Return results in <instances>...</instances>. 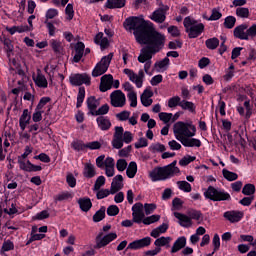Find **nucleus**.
<instances>
[{"label":"nucleus","mask_w":256,"mask_h":256,"mask_svg":"<svg viewBox=\"0 0 256 256\" xmlns=\"http://www.w3.org/2000/svg\"><path fill=\"white\" fill-rule=\"evenodd\" d=\"M159 119L160 121H163L167 125L171 119H173V114L172 113H166V112H161L159 113Z\"/></svg>","instance_id":"nucleus-63"},{"label":"nucleus","mask_w":256,"mask_h":256,"mask_svg":"<svg viewBox=\"0 0 256 256\" xmlns=\"http://www.w3.org/2000/svg\"><path fill=\"white\" fill-rule=\"evenodd\" d=\"M244 107L246 109L245 119H251V116L253 115V107H251V100L247 99L244 102Z\"/></svg>","instance_id":"nucleus-54"},{"label":"nucleus","mask_w":256,"mask_h":256,"mask_svg":"<svg viewBox=\"0 0 256 256\" xmlns=\"http://www.w3.org/2000/svg\"><path fill=\"white\" fill-rule=\"evenodd\" d=\"M110 101L112 107H125L127 98L125 97V93H123V91L115 90L110 94Z\"/></svg>","instance_id":"nucleus-10"},{"label":"nucleus","mask_w":256,"mask_h":256,"mask_svg":"<svg viewBox=\"0 0 256 256\" xmlns=\"http://www.w3.org/2000/svg\"><path fill=\"white\" fill-rule=\"evenodd\" d=\"M151 241L153 240L149 236L142 239L134 240L133 242L128 244L126 251H129V249H131L132 251H137L139 249L149 247V245H151Z\"/></svg>","instance_id":"nucleus-12"},{"label":"nucleus","mask_w":256,"mask_h":256,"mask_svg":"<svg viewBox=\"0 0 256 256\" xmlns=\"http://www.w3.org/2000/svg\"><path fill=\"white\" fill-rule=\"evenodd\" d=\"M204 197L214 202L231 201V194H229V192L225 191V189H219L213 186L207 188L204 192Z\"/></svg>","instance_id":"nucleus-4"},{"label":"nucleus","mask_w":256,"mask_h":256,"mask_svg":"<svg viewBox=\"0 0 256 256\" xmlns=\"http://www.w3.org/2000/svg\"><path fill=\"white\" fill-rule=\"evenodd\" d=\"M222 175L226 181H237V179H239V175L237 173L229 171L225 168L222 170Z\"/></svg>","instance_id":"nucleus-38"},{"label":"nucleus","mask_w":256,"mask_h":256,"mask_svg":"<svg viewBox=\"0 0 256 256\" xmlns=\"http://www.w3.org/2000/svg\"><path fill=\"white\" fill-rule=\"evenodd\" d=\"M109 113V104H104L96 112L92 113L93 117H103V115H107Z\"/></svg>","instance_id":"nucleus-41"},{"label":"nucleus","mask_w":256,"mask_h":256,"mask_svg":"<svg viewBox=\"0 0 256 256\" xmlns=\"http://www.w3.org/2000/svg\"><path fill=\"white\" fill-rule=\"evenodd\" d=\"M77 203L84 213H88V211H91V207H93V202H91L89 197H82L78 199Z\"/></svg>","instance_id":"nucleus-22"},{"label":"nucleus","mask_w":256,"mask_h":256,"mask_svg":"<svg viewBox=\"0 0 256 256\" xmlns=\"http://www.w3.org/2000/svg\"><path fill=\"white\" fill-rule=\"evenodd\" d=\"M128 100L130 101V107H137V92L132 91L127 94Z\"/></svg>","instance_id":"nucleus-59"},{"label":"nucleus","mask_w":256,"mask_h":256,"mask_svg":"<svg viewBox=\"0 0 256 256\" xmlns=\"http://www.w3.org/2000/svg\"><path fill=\"white\" fill-rule=\"evenodd\" d=\"M168 170L165 166H156L150 173L149 178L153 183H157V181H167V179H171Z\"/></svg>","instance_id":"nucleus-8"},{"label":"nucleus","mask_w":256,"mask_h":256,"mask_svg":"<svg viewBox=\"0 0 256 256\" xmlns=\"http://www.w3.org/2000/svg\"><path fill=\"white\" fill-rule=\"evenodd\" d=\"M83 101H85V87L81 86L77 94L76 109L83 107Z\"/></svg>","instance_id":"nucleus-34"},{"label":"nucleus","mask_w":256,"mask_h":256,"mask_svg":"<svg viewBox=\"0 0 256 256\" xmlns=\"http://www.w3.org/2000/svg\"><path fill=\"white\" fill-rule=\"evenodd\" d=\"M35 84L37 87H40V89H47L49 82H47V78L45 75L41 73V70H38L36 79H34Z\"/></svg>","instance_id":"nucleus-25"},{"label":"nucleus","mask_w":256,"mask_h":256,"mask_svg":"<svg viewBox=\"0 0 256 256\" xmlns=\"http://www.w3.org/2000/svg\"><path fill=\"white\" fill-rule=\"evenodd\" d=\"M244 215L245 214L243 213V211L230 210V211L224 212L223 217L230 223H239V221L243 219Z\"/></svg>","instance_id":"nucleus-13"},{"label":"nucleus","mask_w":256,"mask_h":256,"mask_svg":"<svg viewBox=\"0 0 256 256\" xmlns=\"http://www.w3.org/2000/svg\"><path fill=\"white\" fill-rule=\"evenodd\" d=\"M221 17H223V14L221 13V11H219V8H213L212 14L210 15V17L207 20L208 21H219V19H221Z\"/></svg>","instance_id":"nucleus-50"},{"label":"nucleus","mask_w":256,"mask_h":256,"mask_svg":"<svg viewBox=\"0 0 256 256\" xmlns=\"http://www.w3.org/2000/svg\"><path fill=\"white\" fill-rule=\"evenodd\" d=\"M96 123L100 131H109L111 129V120L105 116H99L96 118Z\"/></svg>","instance_id":"nucleus-20"},{"label":"nucleus","mask_w":256,"mask_h":256,"mask_svg":"<svg viewBox=\"0 0 256 256\" xmlns=\"http://www.w3.org/2000/svg\"><path fill=\"white\" fill-rule=\"evenodd\" d=\"M183 25L188 39H197V37H201V34L205 32V24L199 23L191 16L184 18Z\"/></svg>","instance_id":"nucleus-2"},{"label":"nucleus","mask_w":256,"mask_h":256,"mask_svg":"<svg viewBox=\"0 0 256 256\" xmlns=\"http://www.w3.org/2000/svg\"><path fill=\"white\" fill-rule=\"evenodd\" d=\"M188 217L190 219H194V221H199L201 217H203V213H201L199 210L192 209L188 211Z\"/></svg>","instance_id":"nucleus-53"},{"label":"nucleus","mask_w":256,"mask_h":256,"mask_svg":"<svg viewBox=\"0 0 256 256\" xmlns=\"http://www.w3.org/2000/svg\"><path fill=\"white\" fill-rule=\"evenodd\" d=\"M166 171L170 174L171 177L177 175V173H181L179 167H177V160H174L172 163L164 166Z\"/></svg>","instance_id":"nucleus-32"},{"label":"nucleus","mask_w":256,"mask_h":256,"mask_svg":"<svg viewBox=\"0 0 256 256\" xmlns=\"http://www.w3.org/2000/svg\"><path fill=\"white\" fill-rule=\"evenodd\" d=\"M183 201L179 197L172 200V211H181L183 209Z\"/></svg>","instance_id":"nucleus-49"},{"label":"nucleus","mask_w":256,"mask_h":256,"mask_svg":"<svg viewBox=\"0 0 256 256\" xmlns=\"http://www.w3.org/2000/svg\"><path fill=\"white\" fill-rule=\"evenodd\" d=\"M249 25L247 24H241L239 26H236L233 30V35L235 39H240V41H248L247 38V28Z\"/></svg>","instance_id":"nucleus-14"},{"label":"nucleus","mask_w":256,"mask_h":256,"mask_svg":"<svg viewBox=\"0 0 256 256\" xmlns=\"http://www.w3.org/2000/svg\"><path fill=\"white\" fill-rule=\"evenodd\" d=\"M174 135H184V137H195L197 133V127L193 125V122L178 121L174 124Z\"/></svg>","instance_id":"nucleus-5"},{"label":"nucleus","mask_w":256,"mask_h":256,"mask_svg":"<svg viewBox=\"0 0 256 256\" xmlns=\"http://www.w3.org/2000/svg\"><path fill=\"white\" fill-rule=\"evenodd\" d=\"M105 211V206H102L98 211L95 212L92 218L94 223H100V221H103V219H105Z\"/></svg>","instance_id":"nucleus-36"},{"label":"nucleus","mask_w":256,"mask_h":256,"mask_svg":"<svg viewBox=\"0 0 256 256\" xmlns=\"http://www.w3.org/2000/svg\"><path fill=\"white\" fill-rule=\"evenodd\" d=\"M65 14L67 15L66 19L68 21H72L73 17H75V10H73V4H67L65 8Z\"/></svg>","instance_id":"nucleus-52"},{"label":"nucleus","mask_w":256,"mask_h":256,"mask_svg":"<svg viewBox=\"0 0 256 256\" xmlns=\"http://www.w3.org/2000/svg\"><path fill=\"white\" fill-rule=\"evenodd\" d=\"M33 153V148L31 146H25L24 153L21 156H18V164L21 171L26 173H37L38 171H43V167L31 163L29 160L25 162L24 159H27L29 155Z\"/></svg>","instance_id":"nucleus-3"},{"label":"nucleus","mask_w":256,"mask_h":256,"mask_svg":"<svg viewBox=\"0 0 256 256\" xmlns=\"http://www.w3.org/2000/svg\"><path fill=\"white\" fill-rule=\"evenodd\" d=\"M97 175V171H95V165L91 163H85L83 169V177L85 179H93Z\"/></svg>","instance_id":"nucleus-24"},{"label":"nucleus","mask_w":256,"mask_h":256,"mask_svg":"<svg viewBox=\"0 0 256 256\" xmlns=\"http://www.w3.org/2000/svg\"><path fill=\"white\" fill-rule=\"evenodd\" d=\"M15 249V244L11 240H6L3 242L1 251L2 253L8 252V251H13Z\"/></svg>","instance_id":"nucleus-51"},{"label":"nucleus","mask_w":256,"mask_h":256,"mask_svg":"<svg viewBox=\"0 0 256 256\" xmlns=\"http://www.w3.org/2000/svg\"><path fill=\"white\" fill-rule=\"evenodd\" d=\"M236 23H237V18H235V16H227L224 19L223 26L225 27V29H233Z\"/></svg>","instance_id":"nucleus-39"},{"label":"nucleus","mask_w":256,"mask_h":256,"mask_svg":"<svg viewBox=\"0 0 256 256\" xmlns=\"http://www.w3.org/2000/svg\"><path fill=\"white\" fill-rule=\"evenodd\" d=\"M106 213L109 217H116V215H119V206L117 205H110L107 210Z\"/></svg>","instance_id":"nucleus-56"},{"label":"nucleus","mask_w":256,"mask_h":256,"mask_svg":"<svg viewBox=\"0 0 256 256\" xmlns=\"http://www.w3.org/2000/svg\"><path fill=\"white\" fill-rule=\"evenodd\" d=\"M71 147L74 151H85L87 149V144L83 143L81 140H76L71 143Z\"/></svg>","instance_id":"nucleus-42"},{"label":"nucleus","mask_w":256,"mask_h":256,"mask_svg":"<svg viewBox=\"0 0 256 256\" xmlns=\"http://www.w3.org/2000/svg\"><path fill=\"white\" fill-rule=\"evenodd\" d=\"M169 243H171V237H160V238H157L154 242V245L155 247H169Z\"/></svg>","instance_id":"nucleus-37"},{"label":"nucleus","mask_w":256,"mask_h":256,"mask_svg":"<svg viewBox=\"0 0 256 256\" xmlns=\"http://www.w3.org/2000/svg\"><path fill=\"white\" fill-rule=\"evenodd\" d=\"M174 217L178 219L180 227L189 228L193 225L191 218L181 212H174Z\"/></svg>","instance_id":"nucleus-16"},{"label":"nucleus","mask_w":256,"mask_h":256,"mask_svg":"<svg viewBox=\"0 0 256 256\" xmlns=\"http://www.w3.org/2000/svg\"><path fill=\"white\" fill-rule=\"evenodd\" d=\"M116 169L120 173H123V171H125V169H127V160L118 159L117 162H116Z\"/></svg>","instance_id":"nucleus-61"},{"label":"nucleus","mask_w":256,"mask_h":256,"mask_svg":"<svg viewBox=\"0 0 256 256\" xmlns=\"http://www.w3.org/2000/svg\"><path fill=\"white\" fill-rule=\"evenodd\" d=\"M59 15V10L55 8H50L46 11L45 17L46 21H49V19H55Z\"/></svg>","instance_id":"nucleus-57"},{"label":"nucleus","mask_w":256,"mask_h":256,"mask_svg":"<svg viewBox=\"0 0 256 256\" xmlns=\"http://www.w3.org/2000/svg\"><path fill=\"white\" fill-rule=\"evenodd\" d=\"M123 189V175L118 174L116 175L111 183V195H115L118 191Z\"/></svg>","instance_id":"nucleus-19"},{"label":"nucleus","mask_w":256,"mask_h":256,"mask_svg":"<svg viewBox=\"0 0 256 256\" xmlns=\"http://www.w3.org/2000/svg\"><path fill=\"white\" fill-rule=\"evenodd\" d=\"M2 42L4 45V49L7 53V57L8 59H10L11 53H13V51L15 50V47L13 46V41H11V39L9 38H4L2 39Z\"/></svg>","instance_id":"nucleus-31"},{"label":"nucleus","mask_w":256,"mask_h":256,"mask_svg":"<svg viewBox=\"0 0 256 256\" xmlns=\"http://www.w3.org/2000/svg\"><path fill=\"white\" fill-rule=\"evenodd\" d=\"M157 209V204L155 203H145L144 204V211L146 215H151Z\"/></svg>","instance_id":"nucleus-64"},{"label":"nucleus","mask_w":256,"mask_h":256,"mask_svg":"<svg viewBox=\"0 0 256 256\" xmlns=\"http://www.w3.org/2000/svg\"><path fill=\"white\" fill-rule=\"evenodd\" d=\"M66 183L73 189L77 186V178L72 173H69L66 176Z\"/></svg>","instance_id":"nucleus-58"},{"label":"nucleus","mask_w":256,"mask_h":256,"mask_svg":"<svg viewBox=\"0 0 256 256\" xmlns=\"http://www.w3.org/2000/svg\"><path fill=\"white\" fill-rule=\"evenodd\" d=\"M95 242L96 244L94 245V249H103V247H107V245H109L107 239L103 236V232L98 233L95 238Z\"/></svg>","instance_id":"nucleus-26"},{"label":"nucleus","mask_w":256,"mask_h":256,"mask_svg":"<svg viewBox=\"0 0 256 256\" xmlns=\"http://www.w3.org/2000/svg\"><path fill=\"white\" fill-rule=\"evenodd\" d=\"M177 185L180 191H184V193H191L192 191V187L187 181H178Z\"/></svg>","instance_id":"nucleus-46"},{"label":"nucleus","mask_w":256,"mask_h":256,"mask_svg":"<svg viewBox=\"0 0 256 256\" xmlns=\"http://www.w3.org/2000/svg\"><path fill=\"white\" fill-rule=\"evenodd\" d=\"M108 69L105 68V66L99 64V62L96 64L94 69L92 70V77H101V75H105L107 73Z\"/></svg>","instance_id":"nucleus-33"},{"label":"nucleus","mask_w":256,"mask_h":256,"mask_svg":"<svg viewBox=\"0 0 256 256\" xmlns=\"http://www.w3.org/2000/svg\"><path fill=\"white\" fill-rule=\"evenodd\" d=\"M29 123H31V112H29V109H24L22 115L19 118V127L21 131H25Z\"/></svg>","instance_id":"nucleus-18"},{"label":"nucleus","mask_w":256,"mask_h":256,"mask_svg":"<svg viewBox=\"0 0 256 256\" xmlns=\"http://www.w3.org/2000/svg\"><path fill=\"white\" fill-rule=\"evenodd\" d=\"M132 217L133 223H137V225H140V223H143L144 225L153 224L149 216L145 217V212L143 211V203L141 202H137L132 206Z\"/></svg>","instance_id":"nucleus-6"},{"label":"nucleus","mask_w":256,"mask_h":256,"mask_svg":"<svg viewBox=\"0 0 256 256\" xmlns=\"http://www.w3.org/2000/svg\"><path fill=\"white\" fill-rule=\"evenodd\" d=\"M123 27L126 31H134L133 35L139 45H146L154 53H159L165 47L164 34L155 30L153 23L143 17L130 16L125 19Z\"/></svg>","instance_id":"nucleus-1"},{"label":"nucleus","mask_w":256,"mask_h":256,"mask_svg":"<svg viewBox=\"0 0 256 256\" xmlns=\"http://www.w3.org/2000/svg\"><path fill=\"white\" fill-rule=\"evenodd\" d=\"M55 201H67V199H73V194H71L70 192H62L60 194H58L57 196H55Z\"/></svg>","instance_id":"nucleus-55"},{"label":"nucleus","mask_w":256,"mask_h":256,"mask_svg":"<svg viewBox=\"0 0 256 256\" xmlns=\"http://www.w3.org/2000/svg\"><path fill=\"white\" fill-rule=\"evenodd\" d=\"M153 55H157V53L154 52L153 50H150V48H147V46H145L140 51V55L138 56V61L139 63H145L147 61H151V59H153Z\"/></svg>","instance_id":"nucleus-15"},{"label":"nucleus","mask_w":256,"mask_h":256,"mask_svg":"<svg viewBox=\"0 0 256 256\" xmlns=\"http://www.w3.org/2000/svg\"><path fill=\"white\" fill-rule=\"evenodd\" d=\"M123 73L125 75H128L129 80L132 81V83H135L138 89H141V87H143V79H145V72H143V70H139L137 75L133 70L125 68L123 70Z\"/></svg>","instance_id":"nucleus-9"},{"label":"nucleus","mask_w":256,"mask_h":256,"mask_svg":"<svg viewBox=\"0 0 256 256\" xmlns=\"http://www.w3.org/2000/svg\"><path fill=\"white\" fill-rule=\"evenodd\" d=\"M86 105L88 108V115H92L97 111V107H99V100L95 96H89L86 99Z\"/></svg>","instance_id":"nucleus-21"},{"label":"nucleus","mask_w":256,"mask_h":256,"mask_svg":"<svg viewBox=\"0 0 256 256\" xmlns=\"http://www.w3.org/2000/svg\"><path fill=\"white\" fill-rule=\"evenodd\" d=\"M236 15L241 19H249V15H250L249 8L238 7L236 9Z\"/></svg>","instance_id":"nucleus-43"},{"label":"nucleus","mask_w":256,"mask_h":256,"mask_svg":"<svg viewBox=\"0 0 256 256\" xmlns=\"http://www.w3.org/2000/svg\"><path fill=\"white\" fill-rule=\"evenodd\" d=\"M181 102H182L181 97L173 96L168 100V107L170 109H175V107H181Z\"/></svg>","instance_id":"nucleus-40"},{"label":"nucleus","mask_w":256,"mask_h":256,"mask_svg":"<svg viewBox=\"0 0 256 256\" xmlns=\"http://www.w3.org/2000/svg\"><path fill=\"white\" fill-rule=\"evenodd\" d=\"M127 0H107V9H123Z\"/></svg>","instance_id":"nucleus-27"},{"label":"nucleus","mask_w":256,"mask_h":256,"mask_svg":"<svg viewBox=\"0 0 256 256\" xmlns=\"http://www.w3.org/2000/svg\"><path fill=\"white\" fill-rule=\"evenodd\" d=\"M205 45L207 49H210V51H215V49L219 47V38L217 37L209 38L205 41Z\"/></svg>","instance_id":"nucleus-35"},{"label":"nucleus","mask_w":256,"mask_h":256,"mask_svg":"<svg viewBox=\"0 0 256 256\" xmlns=\"http://www.w3.org/2000/svg\"><path fill=\"white\" fill-rule=\"evenodd\" d=\"M242 194L250 197V195H255V186L251 183L244 185L242 189Z\"/></svg>","instance_id":"nucleus-44"},{"label":"nucleus","mask_w":256,"mask_h":256,"mask_svg":"<svg viewBox=\"0 0 256 256\" xmlns=\"http://www.w3.org/2000/svg\"><path fill=\"white\" fill-rule=\"evenodd\" d=\"M150 151L152 153H164V151H167V148L161 143H156L150 146Z\"/></svg>","instance_id":"nucleus-48"},{"label":"nucleus","mask_w":256,"mask_h":256,"mask_svg":"<svg viewBox=\"0 0 256 256\" xmlns=\"http://www.w3.org/2000/svg\"><path fill=\"white\" fill-rule=\"evenodd\" d=\"M75 55L73 57L74 63H79L81 59H83V55L85 53V43L83 42H77L74 46Z\"/></svg>","instance_id":"nucleus-17"},{"label":"nucleus","mask_w":256,"mask_h":256,"mask_svg":"<svg viewBox=\"0 0 256 256\" xmlns=\"http://www.w3.org/2000/svg\"><path fill=\"white\" fill-rule=\"evenodd\" d=\"M112 59H113V53H109L108 55L103 56L101 61L98 63L101 64L105 69L109 70V65H111Z\"/></svg>","instance_id":"nucleus-45"},{"label":"nucleus","mask_w":256,"mask_h":256,"mask_svg":"<svg viewBox=\"0 0 256 256\" xmlns=\"http://www.w3.org/2000/svg\"><path fill=\"white\" fill-rule=\"evenodd\" d=\"M177 141L184 147H201V140L193 137H187L184 134H174Z\"/></svg>","instance_id":"nucleus-11"},{"label":"nucleus","mask_w":256,"mask_h":256,"mask_svg":"<svg viewBox=\"0 0 256 256\" xmlns=\"http://www.w3.org/2000/svg\"><path fill=\"white\" fill-rule=\"evenodd\" d=\"M187 245V238L185 236H181L177 238V240L174 242L171 253H178V251H181V249H185V246Z\"/></svg>","instance_id":"nucleus-23"},{"label":"nucleus","mask_w":256,"mask_h":256,"mask_svg":"<svg viewBox=\"0 0 256 256\" xmlns=\"http://www.w3.org/2000/svg\"><path fill=\"white\" fill-rule=\"evenodd\" d=\"M126 175L129 179H134L137 175V162L131 161L126 169Z\"/></svg>","instance_id":"nucleus-30"},{"label":"nucleus","mask_w":256,"mask_h":256,"mask_svg":"<svg viewBox=\"0 0 256 256\" xmlns=\"http://www.w3.org/2000/svg\"><path fill=\"white\" fill-rule=\"evenodd\" d=\"M181 109L183 111H189V113H196L197 106H195V103L187 100H182L180 104Z\"/></svg>","instance_id":"nucleus-29"},{"label":"nucleus","mask_w":256,"mask_h":256,"mask_svg":"<svg viewBox=\"0 0 256 256\" xmlns=\"http://www.w3.org/2000/svg\"><path fill=\"white\" fill-rule=\"evenodd\" d=\"M247 38L249 39H255L256 37V24H252L250 27L246 29Z\"/></svg>","instance_id":"nucleus-62"},{"label":"nucleus","mask_w":256,"mask_h":256,"mask_svg":"<svg viewBox=\"0 0 256 256\" xmlns=\"http://www.w3.org/2000/svg\"><path fill=\"white\" fill-rule=\"evenodd\" d=\"M151 21H154V23H165V19H167V16L164 15L161 10L156 9L152 15L150 16Z\"/></svg>","instance_id":"nucleus-28"},{"label":"nucleus","mask_w":256,"mask_h":256,"mask_svg":"<svg viewBox=\"0 0 256 256\" xmlns=\"http://www.w3.org/2000/svg\"><path fill=\"white\" fill-rule=\"evenodd\" d=\"M197 159V157L195 156H191V155H186L184 156L180 161H179V165L181 167H187V165H189L190 163H193V161H195Z\"/></svg>","instance_id":"nucleus-47"},{"label":"nucleus","mask_w":256,"mask_h":256,"mask_svg":"<svg viewBox=\"0 0 256 256\" xmlns=\"http://www.w3.org/2000/svg\"><path fill=\"white\" fill-rule=\"evenodd\" d=\"M69 82L73 87H81V85L89 87L91 85V76L87 73L71 74L69 76Z\"/></svg>","instance_id":"nucleus-7"},{"label":"nucleus","mask_w":256,"mask_h":256,"mask_svg":"<svg viewBox=\"0 0 256 256\" xmlns=\"http://www.w3.org/2000/svg\"><path fill=\"white\" fill-rule=\"evenodd\" d=\"M105 181V176H99L95 181L93 191H99V189H101L103 185H105Z\"/></svg>","instance_id":"nucleus-60"}]
</instances>
